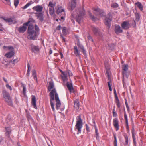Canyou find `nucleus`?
Wrapping results in <instances>:
<instances>
[{"instance_id":"obj_51","label":"nucleus","mask_w":146,"mask_h":146,"mask_svg":"<svg viewBox=\"0 0 146 146\" xmlns=\"http://www.w3.org/2000/svg\"><path fill=\"white\" fill-rule=\"evenodd\" d=\"M62 28L61 26L59 25L57 27L56 29L57 30H60Z\"/></svg>"},{"instance_id":"obj_10","label":"nucleus","mask_w":146,"mask_h":146,"mask_svg":"<svg viewBox=\"0 0 146 146\" xmlns=\"http://www.w3.org/2000/svg\"><path fill=\"white\" fill-rule=\"evenodd\" d=\"M49 7V12L51 15H53L54 12V7L55 6V3L54 4L52 3L50 1L48 5Z\"/></svg>"},{"instance_id":"obj_38","label":"nucleus","mask_w":146,"mask_h":146,"mask_svg":"<svg viewBox=\"0 0 146 146\" xmlns=\"http://www.w3.org/2000/svg\"><path fill=\"white\" fill-rule=\"evenodd\" d=\"M89 16L94 21L96 20V18L93 15H92V13L90 12H89Z\"/></svg>"},{"instance_id":"obj_4","label":"nucleus","mask_w":146,"mask_h":146,"mask_svg":"<svg viewBox=\"0 0 146 146\" xmlns=\"http://www.w3.org/2000/svg\"><path fill=\"white\" fill-rule=\"evenodd\" d=\"M122 74L123 76L122 82L123 86L126 84V82L127 81L129 75V73L127 72L128 69V65L127 64H124L122 66Z\"/></svg>"},{"instance_id":"obj_33","label":"nucleus","mask_w":146,"mask_h":146,"mask_svg":"<svg viewBox=\"0 0 146 146\" xmlns=\"http://www.w3.org/2000/svg\"><path fill=\"white\" fill-rule=\"evenodd\" d=\"M135 21H138L140 19V16L139 13H136L135 14Z\"/></svg>"},{"instance_id":"obj_64","label":"nucleus","mask_w":146,"mask_h":146,"mask_svg":"<svg viewBox=\"0 0 146 146\" xmlns=\"http://www.w3.org/2000/svg\"><path fill=\"white\" fill-rule=\"evenodd\" d=\"M96 138L97 139H98V135H99V134L98 133H96Z\"/></svg>"},{"instance_id":"obj_14","label":"nucleus","mask_w":146,"mask_h":146,"mask_svg":"<svg viewBox=\"0 0 146 146\" xmlns=\"http://www.w3.org/2000/svg\"><path fill=\"white\" fill-rule=\"evenodd\" d=\"M113 125L116 131L118 130L119 129V121L117 118H115L113 120Z\"/></svg>"},{"instance_id":"obj_63","label":"nucleus","mask_w":146,"mask_h":146,"mask_svg":"<svg viewBox=\"0 0 146 146\" xmlns=\"http://www.w3.org/2000/svg\"><path fill=\"white\" fill-rule=\"evenodd\" d=\"M3 140V138L1 136H0V143H1Z\"/></svg>"},{"instance_id":"obj_44","label":"nucleus","mask_w":146,"mask_h":146,"mask_svg":"<svg viewBox=\"0 0 146 146\" xmlns=\"http://www.w3.org/2000/svg\"><path fill=\"white\" fill-rule=\"evenodd\" d=\"M87 38L89 40L91 41L92 42H93V40L91 36L88 33Z\"/></svg>"},{"instance_id":"obj_54","label":"nucleus","mask_w":146,"mask_h":146,"mask_svg":"<svg viewBox=\"0 0 146 146\" xmlns=\"http://www.w3.org/2000/svg\"><path fill=\"white\" fill-rule=\"evenodd\" d=\"M113 117H116L117 116V113L116 112H115V111H113Z\"/></svg>"},{"instance_id":"obj_48","label":"nucleus","mask_w":146,"mask_h":146,"mask_svg":"<svg viewBox=\"0 0 146 146\" xmlns=\"http://www.w3.org/2000/svg\"><path fill=\"white\" fill-rule=\"evenodd\" d=\"M67 72V74H68L69 76H72L73 75L72 74L71 72L69 70H68Z\"/></svg>"},{"instance_id":"obj_43","label":"nucleus","mask_w":146,"mask_h":146,"mask_svg":"<svg viewBox=\"0 0 146 146\" xmlns=\"http://www.w3.org/2000/svg\"><path fill=\"white\" fill-rule=\"evenodd\" d=\"M35 29L36 30L35 32H37V33H38V32L39 30V28L38 26L36 24L35 25Z\"/></svg>"},{"instance_id":"obj_31","label":"nucleus","mask_w":146,"mask_h":146,"mask_svg":"<svg viewBox=\"0 0 146 146\" xmlns=\"http://www.w3.org/2000/svg\"><path fill=\"white\" fill-rule=\"evenodd\" d=\"M79 103L78 101H75L74 104V107L76 109H78L79 108Z\"/></svg>"},{"instance_id":"obj_20","label":"nucleus","mask_w":146,"mask_h":146,"mask_svg":"<svg viewBox=\"0 0 146 146\" xmlns=\"http://www.w3.org/2000/svg\"><path fill=\"white\" fill-rule=\"evenodd\" d=\"M115 31L116 34L122 33L123 31L120 27L119 25H115Z\"/></svg>"},{"instance_id":"obj_39","label":"nucleus","mask_w":146,"mask_h":146,"mask_svg":"<svg viewBox=\"0 0 146 146\" xmlns=\"http://www.w3.org/2000/svg\"><path fill=\"white\" fill-rule=\"evenodd\" d=\"M111 6L114 8H116L118 7V5L116 3H114L112 4Z\"/></svg>"},{"instance_id":"obj_8","label":"nucleus","mask_w":146,"mask_h":146,"mask_svg":"<svg viewBox=\"0 0 146 146\" xmlns=\"http://www.w3.org/2000/svg\"><path fill=\"white\" fill-rule=\"evenodd\" d=\"M5 135L6 137L8 138L9 140H11V139L10 137V135L11 133L12 130L10 127H5Z\"/></svg>"},{"instance_id":"obj_19","label":"nucleus","mask_w":146,"mask_h":146,"mask_svg":"<svg viewBox=\"0 0 146 146\" xmlns=\"http://www.w3.org/2000/svg\"><path fill=\"white\" fill-rule=\"evenodd\" d=\"M62 12L63 13V15H65V13H64V10L62 7L60 6L57 9L56 13L57 14L60 15Z\"/></svg>"},{"instance_id":"obj_36","label":"nucleus","mask_w":146,"mask_h":146,"mask_svg":"<svg viewBox=\"0 0 146 146\" xmlns=\"http://www.w3.org/2000/svg\"><path fill=\"white\" fill-rule=\"evenodd\" d=\"M21 86L23 88V93L24 95L26 93V86L23 84H22Z\"/></svg>"},{"instance_id":"obj_60","label":"nucleus","mask_w":146,"mask_h":146,"mask_svg":"<svg viewBox=\"0 0 146 146\" xmlns=\"http://www.w3.org/2000/svg\"><path fill=\"white\" fill-rule=\"evenodd\" d=\"M52 51L51 48H50V50L49 52V54H52Z\"/></svg>"},{"instance_id":"obj_11","label":"nucleus","mask_w":146,"mask_h":146,"mask_svg":"<svg viewBox=\"0 0 146 146\" xmlns=\"http://www.w3.org/2000/svg\"><path fill=\"white\" fill-rule=\"evenodd\" d=\"M111 14L109 13L108 14L107 17H106L105 19V25L110 27L111 25Z\"/></svg>"},{"instance_id":"obj_27","label":"nucleus","mask_w":146,"mask_h":146,"mask_svg":"<svg viewBox=\"0 0 146 146\" xmlns=\"http://www.w3.org/2000/svg\"><path fill=\"white\" fill-rule=\"evenodd\" d=\"M141 11H142L143 10V6L141 3L138 2L135 4Z\"/></svg>"},{"instance_id":"obj_23","label":"nucleus","mask_w":146,"mask_h":146,"mask_svg":"<svg viewBox=\"0 0 146 146\" xmlns=\"http://www.w3.org/2000/svg\"><path fill=\"white\" fill-rule=\"evenodd\" d=\"M14 54L15 53L13 51V50L7 53L5 55V56L7 58H9L13 56H14Z\"/></svg>"},{"instance_id":"obj_26","label":"nucleus","mask_w":146,"mask_h":146,"mask_svg":"<svg viewBox=\"0 0 146 146\" xmlns=\"http://www.w3.org/2000/svg\"><path fill=\"white\" fill-rule=\"evenodd\" d=\"M61 72L62 74V77L63 81L67 80V72H64L62 71H61Z\"/></svg>"},{"instance_id":"obj_9","label":"nucleus","mask_w":146,"mask_h":146,"mask_svg":"<svg viewBox=\"0 0 146 146\" xmlns=\"http://www.w3.org/2000/svg\"><path fill=\"white\" fill-rule=\"evenodd\" d=\"M30 21H29L24 23L23 26L20 27L19 28V32L20 33H24L26 31L27 28V26L28 25Z\"/></svg>"},{"instance_id":"obj_49","label":"nucleus","mask_w":146,"mask_h":146,"mask_svg":"<svg viewBox=\"0 0 146 146\" xmlns=\"http://www.w3.org/2000/svg\"><path fill=\"white\" fill-rule=\"evenodd\" d=\"M125 105L127 108V110L129 109V107L128 106V103L127 102V101L126 99L125 100Z\"/></svg>"},{"instance_id":"obj_22","label":"nucleus","mask_w":146,"mask_h":146,"mask_svg":"<svg viewBox=\"0 0 146 146\" xmlns=\"http://www.w3.org/2000/svg\"><path fill=\"white\" fill-rule=\"evenodd\" d=\"M74 52L76 56L77 57H80V51L78 49L76 46H74Z\"/></svg>"},{"instance_id":"obj_45","label":"nucleus","mask_w":146,"mask_h":146,"mask_svg":"<svg viewBox=\"0 0 146 146\" xmlns=\"http://www.w3.org/2000/svg\"><path fill=\"white\" fill-rule=\"evenodd\" d=\"M124 116V118L125 119V123H128V119L127 115L125 113Z\"/></svg>"},{"instance_id":"obj_25","label":"nucleus","mask_w":146,"mask_h":146,"mask_svg":"<svg viewBox=\"0 0 146 146\" xmlns=\"http://www.w3.org/2000/svg\"><path fill=\"white\" fill-rule=\"evenodd\" d=\"M66 86L70 92H71L73 90V88L72 83H69L68 82H67L66 83Z\"/></svg>"},{"instance_id":"obj_3","label":"nucleus","mask_w":146,"mask_h":146,"mask_svg":"<svg viewBox=\"0 0 146 146\" xmlns=\"http://www.w3.org/2000/svg\"><path fill=\"white\" fill-rule=\"evenodd\" d=\"M28 33L27 38L30 40H35L39 34L37 32H35L33 25L31 24L29 25L28 27Z\"/></svg>"},{"instance_id":"obj_34","label":"nucleus","mask_w":146,"mask_h":146,"mask_svg":"<svg viewBox=\"0 0 146 146\" xmlns=\"http://www.w3.org/2000/svg\"><path fill=\"white\" fill-rule=\"evenodd\" d=\"M27 67H28V70L27 71V72L26 74V76L28 77H29V76L30 72V70L29 69L30 68V65L29 63H28L27 64Z\"/></svg>"},{"instance_id":"obj_18","label":"nucleus","mask_w":146,"mask_h":146,"mask_svg":"<svg viewBox=\"0 0 146 146\" xmlns=\"http://www.w3.org/2000/svg\"><path fill=\"white\" fill-rule=\"evenodd\" d=\"M0 18L3 19L6 22L8 23L9 24H11L13 21V19L12 18H6L4 17H0Z\"/></svg>"},{"instance_id":"obj_28","label":"nucleus","mask_w":146,"mask_h":146,"mask_svg":"<svg viewBox=\"0 0 146 146\" xmlns=\"http://www.w3.org/2000/svg\"><path fill=\"white\" fill-rule=\"evenodd\" d=\"M49 86L48 87V90L49 91H50L51 90L53 89L54 87V84L53 82L52 81L49 82Z\"/></svg>"},{"instance_id":"obj_35","label":"nucleus","mask_w":146,"mask_h":146,"mask_svg":"<svg viewBox=\"0 0 146 146\" xmlns=\"http://www.w3.org/2000/svg\"><path fill=\"white\" fill-rule=\"evenodd\" d=\"M62 33L64 35H66L67 33L66 32V28L65 27H63L62 28Z\"/></svg>"},{"instance_id":"obj_52","label":"nucleus","mask_w":146,"mask_h":146,"mask_svg":"<svg viewBox=\"0 0 146 146\" xmlns=\"http://www.w3.org/2000/svg\"><path fill=\"white\" fill-rule=\"evenodd\" d=\"M60 36L62 39V41L63 42H65V39L64 38V37H63V35H62V34H61V35H60Z\"/></svg>"},{"instance_id":"obj_50","label":"nucleus","mask_w":146,"mask_h":146,"mask_svg":"<svg viewBox=\"0 0 146 146\" xmlns=\"http://www.w3.org/2000/svg\"><path fill=\"white\" fill-rule=\"evenodd\" d=\"M82 50V52L84 54V55H85L86 54V50H85V49L84 48H83V49H81Z\"/></svg>"},{"instance_id":"obj_30","label":"nucleus","mask_w":146,"mask_h":146,"mask_svg":"<svg viewBox=\"0 0 146 146\" xmlns=\"http://www.w3.org/2000/svg\"><path fill=\"white\" fill-rule=\"evenodd\" d=\"M32 51L35 52V51L37 52L39 51L40 50V48L38 46H33L32 48Z\"/></svg>"},{"instance_id":"obj_24","label":"nucleus","mask_w":146,"mask_h":146,"mask_svg":"<svg viewBox=\"0 0 146 146\" xmlns=\"http://www.w3.org/2000/svg\"><path fill=\"white\" fill-rule=\"evenodd\" d=\"M114 94L115 96V99L116 100V103L117 104V105L118 108L120 107V102L118 97V96L117 94L116 91L114 92Z\"/></svg>"},{"instance_id":"obj_62","label":"nucleus","mask_w":146,"mask_h":146,"mask_svg":"<svg viewBox=\"0 0 146 146\" xmlns=\"http://www.w3.org/2000/svg\"><path fill=\"white\" fill-rule=\"evenodd\" d=\"M7 48H8L9 50H10L11 49H13V47L12 46H8L7 47Z\"/></svg>"},{"instance_id":"obj_1","label":"nucleus","mask_w":146,"mask_h":146,"mask_svg":"<svg viewBox=\"0 0 146 146\" xmlns=\"http://www.w3.org/2000/svg\"><path fill=\"white\" fill-rule=\"evenodd\" d=\"M49 96L50 97V104L52 108L53 111L54 110V105L52 101H54L55 99L56 102V108L57 110L59 109L61 105V103L59 100L58 95L56 92V91L55 88H54L51 91L49 94Z\"/></svg>"},{"instance_id":"obj_32","label":"nucleus","mask_w":146,"mask_h":146,"mask_svg":"<svg viewBox=\"0 0 146 146\" xmlns=\"http://www.w3.org/2000/svg\"><path fill=\"white\" fill-rule=\"evenodd\" d=\"M124 137L125 139V143L124 144L125 145H127L128 143V138L127 136V135H124Z\"/></svg>"},{"instance_id":"obj_7","label":"nucleus","mask_w":146,"mask_h":146,"mask_svg":"<svg viewBox=\"0 0 146 146\" xmlns=\"http://www.w3.org/2000/svg\"><path fill=\"white\" fill-rule=\"evenodd\" d=\"M93 10L94 12V13L97 16H100L101 17L104 16V12L103 10L100 9L98 7L93 8Z\"/></svg>"},{"instance_id":"obj_57","label":"nucleus","mask_w":146,"mask_h":146,"mask_svg":"<svg viewBox=\"0 0 146 146\" xmlns=\"http://www.w3.org/2000/svg\"><path fill=\"white\" fill-rule=\"evenodd\" d=\"M33 76L34 79L35 80H36L37 81V78L36 76V75H35L34 76Z\"/></svg>"},{"instance_id":"obj_61","label":"nucleus","mask_w":146,"mask_h":146,"mask_svg":"<svg viewBox=\"0 0 146 146\" xmlns=\"http://www.w3.org/2000/svg\"><path fill=\"white\" fill-rule=\"evenodd\" d=\"M15 103L16 104H17V103H18V100H17V98H16L15 97Z\"/></svg>"},{"instance_id":"obj_53","label":"nucleus","mask_w":146,"mask_h":146,"mask_svg":"<svg viewBox=\"0 0 146 146\" xmlns=\"http://www.w3.org/2000/svg\"><path fill=\"white\" fill-rule=\"evenodd\" d=\"M86 130L88 131H89V128L87 124H86Z\"/></svg>"},{"instance_id":"obj_55","label":"nucleus","mask_w":146,"mask_h":146,"mask_svg":"<svg viewBox=\"0 0 146 146\" xmlns=\"http://www.w3.org/2000/svg\"><path fill=\"white\" fill-rule=\"evenodd\" d=\"M126 129H127V131H129V126H128V123H126Z\"/></svg>"},{"instance_id":"obj_56","label":"nucleus","mask_w":146,"mask_h":146,"mask_svg":"<svg viewBox=\"0 0 146 146\" xmlns=\"http://www.w3.org/2000/svg\"><path fill=\"white\" fill-rule=\"evenodd\" d=\"M114 146H117V140H114Z\"/></svg>"},{"instance_id":"obj_17","label":"nucleus","mask_w":146,"mask_h":146,"mask_svg":"<svg viewBox=\"0 0 146 146\" xmlns=\"http://www.w3.org/2000/svg\"><path fill=\"white\" fill-rule=\"evenodd\" d=\"M43 8V7L42 6L38 5L34 6L33 8L32 9L37 12L40 13L42 11Z\"/></svg>"},{"instance_id":"obj_12","label":"nucleus","mask_w":146,"mask_h":146,"mask_svg":"<svg viewBox=\"0 0 146 146\" xmlns=\"http://www.w3.org/2000/svg\"><path fill=\"white\" fill-rule=\"evenodd\" d=\"M76 5V0H72L71 3H69L68 7V9L71 11H72L75 8Z\"/></svg>"},{"instance_id":"obj_2","label":"nucleus","mask_w":146,"mask_h":146,"mask_svg":"<svg viewBox=\"0 0 146 146\" xmlns=\"http://www.w3.org/2000/svg\"><path fill=\"white\" fill-rule=\"evenodd\" d=\"M85 11L83 8H80L77 9L71 14V20L73 23H74V21L72 18H75L76 21L80 23L82 18V16L85 15Z\"/></svg>"},{"instance_id":"obj_47","label":"nucleus","mask_w":146,"mask_h":146,"mask_svg":"<svg viewBox=\"0 0 146 146\" xmlns=\"http://www.w3.org/2000/svg\"><path fill=\"white\" fill-rule=\"evenodd\" d=\"M32 72L33 76L36 75V72L35 70H32Z\"/></svg>"},{"instance_id":"obj_58","label":"nucleus","mask_w":146,"mask_h":146,"mask_svg":"<svg viewBox=\"0 0 146 146\" xmlns=\"http://www.w3.org/2000/svg\"><path fill=\"white\" fill-rule=\"evenodd\" d=\"M60 54L61 56V58H64V56H63V54L61 52H60Z\"/></svg>"},{"instance_id":"obj_42","label":"nucleus","mask_w":146,"mask_h":146,"mask_svg":"<svg viewBox=\"0 0 146 146\" xmlns=\"http://www.w3.org/2000/svg\"><path fill=\"white\" fill-rule=\"evenodd\" d=\"M19 3V0H14V5L15 6V7H16L18 5Z\"/></svg>"},{"instance_id":"obj_21","label":"nucleus","mask_w":146,"mask_h":146,"mask_svg":"<svg viewBox=\"0 0 146 146\" xmlns=\"http://www.w3.org/2000/svg\"><path fill=\"white\" fill-rule=\"evenodd\" d=\"M92 30L95 35L96 36H99L101 37H102L101 33L99 32L98 28H96L95 27H93L92 28Z\"/></svg>"},{"instance_id":"obj_37","label":"nucleus","mask_w":146,"mask_h":146,"mask_svg":"<svg viewBox=\"0 0 146 146\" xmlns=\"http://www.w3.org/2000/svg\"><path fill=\"white\" fill-rule=\"evenodd\" d=\"M111 81H108V84L109 89V90L110 91H111L112 90V88L111 86Z\"/></svg>"},{"instance_id":"obj_15","label":"nucleus","mask_w":146,"mask_h":146,"mask_svg":"<svg viewBox=\"0 0 146 146\" xmlns=\"http://www.w3.org/2000/svg\"><path fill=\"white\" fill-rule=\"evenodd\" d=\"M36 16L37 17V19H39L42 22L44 20V14L42 13H35Z\"/></svg>"},{"instance_id":"obj_46","label":"nucleus","mask_w":146,"mask_h":146,"mask_svg":"<svg viewBox=\"0 0 146 146\" xmlns=\"http://www.w3.org/2000/svg\"><path fill=\"white\" fill-rule=\"evenodd\" d=\"M6 86L7 88L9 89L11 91L12 90V89L11 86H10L9 84H7L6 85Z\"/></svg>"},{"instance_id":"obj_6","label":"nucleus","mask_w":146,"mask_h":146,"mask_svg":"<svg viewBox=\"0 0 146 146\" xmlns=\"http://www.w3.org/2000/svg\"><path fill=\"white\" fill-rule=\"evenodd\" d=\"M76 124L75 126V129L78 130L77 134L80 133L81 132V129L82 127L83 123L81 118L80 115L77 116L76 117Z\"/></svg>"},{"instance_id":"obj_29","label":"nucleus","mask_w":146,"mask_h":146,"mask_svg":"<svg viewBox=\"0 0 146 146\" xmlns=\"http://www.w3.org/2000/svg\"><path fill=\"white\" fill-rule=\"evenodd\" d=\"M34 2V1H32V0H31L25 6L23 7L22 8L23 9H25L31 5L33 4Z\"/></svg>"},{"instance_id":"obj_5","label":"nucleus","mask_w":146,"mask_h":146,"mask_svg":"<svg viewBox=\"0 0 146 146\" xmlns=\"http://www.w3.org/2000/svg\"><path fill=\"white\" fill-rule=\"evenodd\" d=\"M2 94L4 101L7 103L8 105L12 106L13 102L9 93L5 90H3L2 91Z\"/></svg>"},{"instance_id":"obj_16","label":"nucleus","mask_w":146,"mask_h":146,"mask_svg":"<svg viewBox=\"0 0 146 146\" xmlns=\"http://www.w3.org/2000/svg\"><path fill=\"white\" fill-rule=\"evenodd\" d=\"M31 104L33 106V107L35 109H37V107L36 105V98L35 96H32Z\"/></svg>"},{"instance_id":"obj_40","label":"nucleus","mask_w":146,"mask_h":146,"mask_svg":"<svg viewBox=\"0 0 146 146\" xmlns=\"http://www.w3.org/2000/svg\"><path fill=\"white\" fill-rule=\"evenodd\" d=\"M77 45L78 46L79 48L80 49H83V48H84L82 44H80V42L78 41L77 44Z\"/></svg>"},{"instance_id":"obj_13","label":"nucleus","mask_w":146,"mask_h":146,"mask_svg":"<svg viewBox=\"0 0 146 146\" xmlns=\"http://www.w3.org/2000/svg\"><path fill=\"white\" fill-rule=\"evenodd\" d=\"M121 26L123 29H127L130 27V24L128 21H125L122 23Z\"/></svg>"},{"instance_id":"obj_41","label":"nucleus","mask_w":146,"mask_h":146,"mask_svg":"<svg viewBox=\"0 0 146 146\" xmlns=\"http://www.w3.org/2000/svg\"><path fill=\"white\" fill-rule=\"evenodd\" d=\"M132 137L133 143L135 144H136V139L135 138V136L133 132H132Z\"/></svg>"},{"instance_id":"obj_59","label":"nucleus","mask_w":146,"mask_h":146,"mask_svg":"<svg viewBox=\"0 0 146 146\" xmlns=\"http://www.w3.org/2000/svg\"><path fill=\"white\" fill-rule=\"evenodd\" d=\"M17 62V60L16 59H15V60H13V64H15V62Z\"/></svg>"}]
</instances>
